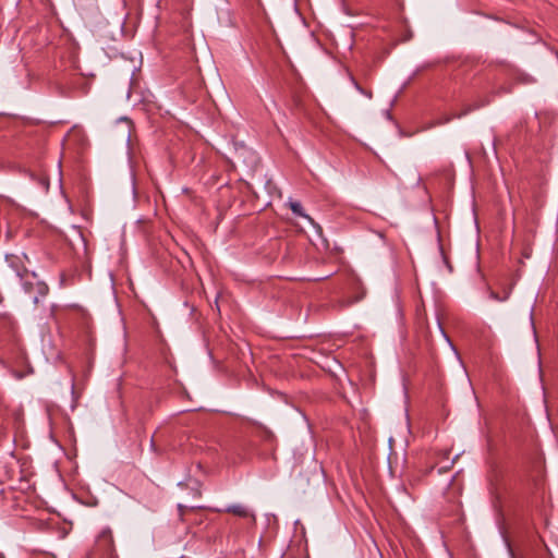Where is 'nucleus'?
Here are the masks:
<instances>
[{
    "label": "nucleus",
    "instance_id": "obj_2",
    "mask_svg": "<svg viewBox=\"0 0 558 558\" xmlns=\"http://www.w3.org/2000/svg\"><path fill=\"white\" fill-rule=\"evenodd\" d=\"M509 294H510L509 290L505 291L502 294H499L498 292H496L494 290H489V298L495 301H498V302L506 301L509 298Z\"/></svg>",
    "mask_w": 558,
    "mask_h": 558
},
{
    "label": "nucleus",
    "instance_id": "obj_4",
    "mask_svg": "<svg viewBox=\"0 0 558 558\" xmlns=\"http://www.w3.org/2000/svg\"><path fill=\"white\" fill-rule=\"evenodd\" d=\"M122 123L125 125L126 128V136L129 137L130 136V123L128 120H123Z\"/></svg>",
    "mask_w": 558,
    "mask_h": 558
},
{
    "label": "nucleus",
    "instance_id": "obj_1",
    "mask_svg": "<svg viewBox=\"0 0 558 558\" xmlns=\"http://www.w3.org/2000/svg\"><path fill=\"white\" fill-rule=\"evenodd\" d=\"M228 512L233 513L239 517L250 515L247 509L242 505H233V506L229 507Z\"/></svg>",
    "mask_w": 558,
    "mask_h": 558
},
{
    "label": "nucleus",
    "instance_id": "obj_3",
    "mask_svg": "<svg viewBox=\"0 0 558 558\" xmlns=\"http://www.w3.org/2000/svg\"><path fill=\"white\" fill-rule=\"evenodd\" d=\"M290 208L293 213L305 218L310 223H313V220L302 211V207L299 203H290Z\"/></svg>",
    "mask_w": 558,
    "mask_h": 558
}]
</instances>
